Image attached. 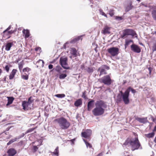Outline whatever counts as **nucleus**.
<instances>
[{"label": "nucleus", "instance_id": "69168bd1", "mask_svg": "<svg viewBox=\"0 0 156 156\" xmlns=\"http://www.w3.org/2000/svg\"><path fill=\"white\" fill-rule=\"evenodd\" d=\"M154 141L156 143V136L155 137L154 139Z\"/></svg>", "mask_w": 156, "mask_h": 156}, {"label": "nucleus", "instance_id": "9b49d317", "mask_svg": "<svg viewBox=\"0 0 156 156\" xmlns=\"http://www.w3.org/2000/svg\"><path fill=\"white\" fill-rule=\"evenodd\" d=\"M131 49L132 51L136 53H139L141 51L140 47L135 44H133L131 46Z\"/></svg>", "mask_w": 156, "mask_h": 156}, {"label": "nucleus", "instance_id": "4468645a", "mask_svg": "<svg viewBox=\"0 0 156 156\" xmlns=\"http://www.w3.org/2000/svg\"><path fill=\"white\" fill-rule=\"evenodd\" d=\"M110 27L107 26H105L104 27L103 29L101 30V33L104 34H109L110 33Z\"/></svg>", "mask_w": 156, "mask_h": 156}, {"label": "nucleus", "instance_id": "8fccbe9b", "mask_svg": "<svg viewBox=\"0 0 156 156\" xmlns=\"http://www.w3.org/2000/svg\"><path fill=\"white\" fill-rule=\"evenodd\" d=\"M16 30H11L10 31H8L9 35L11 36V35L12 34L16 32Z\"/></svg>", "mask_w": 156, "mask_h": 156}, {"label": "nucleus", "instance_id": "f704fd0d", "mask_svg": "<svg viewBox=\"0 0 156 156\" xmlns=\"http://www.w3.org/2000/svg\"><path fill=\"white\" fill-rule=\"evenodd\" d=\"M67 75L66 74L61 73L59 75V78L60 79H64L67 76Z\"/></svg>", "mask_w": 156, "mask_h": 156}, {"label": "nucleus", "instance_id": "6e6d98bb", "mask_svg": "<svg viewBox=\"0 0 156 156\" xmlns=\"http://www.w3.org/2000/svg\"><path fill=\"white\" fill-rule=\"evenodd\" d=\"M75 139H73L70 140H69V141H70L72 142V144H74V141H75Z\"/></svg>", "mask_w": 156, "mask_h": 156}, {"label": "nucleus", "instance_id": "c9c22d12", "mask_svg": "<svg viewBox=\"0 0 156 156\" xmlns=\"http://www.w3.org/2000/svg\"><path fill=\"white\" fill-rule=\"evenodd\" d=\"M152 51L153 52L156 51V41L153 44L152 46Z\"/></svg>", "mask_w": 156, "mask_h": 156}, {"label": "nucleus", "instance_id": "412c9836", "mask_svg": "<svg viewBox=\"0 0 156 156\" xmlns=\"http://www.w3.org/2000/svg\"><path fill=\"white\" fill-rule=\"evenodd\" d=\"M16 72L17 70L16 69H13L12 70L9 76V79L10 80H12L13 79L16 73Z\"/></svg>", "mask_w": 156, "mask_h": 156}, {"label": "nucleus", "instance_id": "72a5a7b5", "mask_svg": "<svg viewBox=\"0 0 156 156\" xmlns=\"http://www.w3.org/2000/svg\"><path fill=\"white\" fill-rule=\"evenodd\" d=\"M154 132H152L151 133H149L148 134H146V136L149 138L153 137L154 135Z\"/></svg>", "mask_w": 156, "mask_h": 156}, {"label": "nucleus", "instance_id": "7ed1b4c3", "mask_svg": "<svg viewBox=\"0 0 156 156\" xmlns=\"http://www.w3.org/2000/svg\"><path fill=\"white\" fill-rule=\"evenodd\" d=\"M129 144L131 146L133 151L138 149L141 146L140 144L137 137H136L134 139L131 140L130 139L128 138L126 140L123 144L125 145Z\"/></svg>", "mask_w": 156, "mask_h": 156}, {"label": "nucleus", "instance_id": "680f3d73", "mask_svg": "<svg viewBox=\"0 0 156 156\" xmlns=\"http://www.w3.org/2000/svg\"><path fill=\"white\" fill-rule=\"evenodd\" d=\"M153 132L156 131V125L154 126V129L153 130Z\"/></svg>", "mask_w": 156, "mask_h": 156}, {"label": "nucleus", "instance_id": "f257e3e1", "mask_svg": "<svg viewBox=\"0 0 156 156\" xmlns=\"http://www.w3.org/2000/svg\"><path fill=\"white\" fill-rule=\"evenodd\" d=\"M96 107L93 110L92 113L95 116H99L103 115L105 112V109L107 107L105 103L102 100L97 101L95 104Z\"/></svg>", "mask_w": 156, "mask_h": 156}, {"label": "nucleus", "instance_id": "13d9d810", "mask_svg": "<svg viewBox=\"0 0 156 156\" xmlns=\"http://www.w3.org/2000/svg\"><path fill=\"white\" fill-rule=\"evenodd\" d=\"M116 19H119V20H122V17H121L120 16H116L115 18Z\"/></svg>", "mask_w": 156, "mask_h": 156}, {"label": "nucleus", "instance_id": "dca6fc26", "mask_svg": "<svg viewBox=\"0 0 156 156\" xmlns=\"http://www.w3.org/2000/svg\"><path fill=\"white\" fill-rule=\"evenodd\" d=\"M135 119L140 123H145L147 122V118H140L136 117L135 118Z\"/></svg>", "mask_w": 156, "mask_h": 156}, {"label": "nucleus", "instance_id": "3c124183", "mask_svg": "<svg viewBox=\"0 0 156 156\" xmlns=\"http://www.w3.org/2000/svg\"><path fill=\"white\" fill-rule=\"evenodd\" d=\"M5 69L6 71L8 72L9 69V67L8 65H6L5 67Z\"/></svg>", "mask_w": 156, "mask_h": 156}, {"label": "nucleus", "instance_id": "f3484780", "mask_svg": "<svg viewBox=\"0 0 156 156\" xmlns=\"http://www.w3.org/2000/svg\"><path fill=\"white\" fill-rule=\"evenodd\" d=\"M82 104V100L80 98L76 100L74 103V105L76 107L81 106Z\"/></svg>", "mask_w": 156, "mask_h": 156}, {"label": "nucleus", "instance_id": "e2e57ef3", "mask_svg": "<svg viewBox=\"0 0 156 156\" xmlns=\"http://www.w3.org/2000/svg\"><path fill=\"white\" fill-rule=\"evenodd\" d=\"M19 61H20V60L19 59H17V60H16V61H15V63H18V62Z\"/></svg>", "mask_w": 156, "mask_h": 156}, {"label": "nucleus", "instance_id": "c756f323", "mask_svg": "<svg viewBox=\"0 0 156 156\" xmlns=\"http://www.w3.org/2000/svg\"><path fill=\"white\" fill-rule=\"evenodd\" d=\"M58 147H57L55 149L54 152H52V154L56 155V156H58Z\"/></svg>", "mask_w": 156, "mask_h": 156}, {"label": "nucleus", "instance_id": "393cba45", "mask_svg": "<svg viewBox=\"0 0 156 156\" xmlns=\"http://www.w3.org/2000/svg\"><path fill=\"white\" fill-rule=\"evenodd\" d=\"M133 7V6L132 5V2H131L129 5L126 7L125 11L126 12H128Z\"/></svg>", "mask_w": 156, "mask_h": 156}, {"label": "nucleus", "instance_id": "20e7f679", "mask_svg": "<svg viewBox=\"0 0 156 156\" xmlns=\"http://www.w3.org/2000/svg\"><path fill=\"white\" fill-rule=\"evenodd\" d=\"M129 89L130 88H128L124 93L122 91H119L120 94L122 96L123 101L125 104H128L129 103Z\"/></svg>", "mask_w": 156, "mask_h": 156}, {"label": "nucleus", "instance_id": "ea45409f", "mask_svg": "<svg viewBox=\"0 0 156 156\" xmlns=\"http://www.w3.org/2000/svg\"><path fill=\"white\" fill-rule=\"evenodd\" d=\"M94 71V69L93 67H88L87 69V71L88 73H92Z\"/></svg>", "mask_w": 156, "mask_h": 156}, {"label": "nucleus", "instance_id": "a18cd8bd", "mask_svg": "<svg viewBox=\"0 0 156 156\" xmlns=\"http://www.w3.org/2000/svg\"><path fill=\"white\" fill-rule=\"evenodd\" d=\"M31 69L28 67L25 68L23 69V72H28L29 71H31Z\"/></svg>", "mask_w": 156, "mask_h": 156}, {"label": "nucleus", "instance_id": "2f4dec72", "mask_svg": "<svg viewBox=\"0 0 156 156\" xmlns=\"http://www.w3.org/2000/svg\"><path fill=\"white\" fill-rule=\"evenodd\" d=\"M133 41L131 40H126L125 41V48H126L127 46L130 44L131 42H133Z\"/></svg>", "mask_w": 156, "mask_h": 156}, {"label": "nucleus", "instance_id": "bf43d9fd", "mask_svg": "<svg viewBox=\"0 0 156 156\" xmlns=\"http://www.w3.org/2000/svg\"><path fill=\"white\" fill-rule=\"evenodd\" d=\"M152 119L153 121L156 123V118H152Z\"/></svg>", "mask_w": 156, "mask_h": 156}, {"label": "nucleus", "instance_id": "09e8293b", "mask_svg": "<svg viewBox=\"0 0 156 156\" xmlns=\"http://www.w3.org/2000/svg\"><path fill=\"white\" fill-rule=\"evenodd\" d=\"M128 88H130L129 90V92L130 90H131L133 94L135 93L136 92V90L133 88H132L131 87H129Z\"/></svg>", "mask_w": 156, "mask_h": 156}, {"label": "nucleus", "instance_id": "bb28decb", "mask_svg": "<svg viewBox=\"0 0 156 156\" xmlns=\"http://www.w3.org/2000/svg\"><path fill=\"white\" fill-rule=\"evenodd\" d=\"M20 138H15L14 139H13L11 140H10L7 144V145L8 146L9 145L11 144L12 143L17 141L18 139H19Z\"/></svg>", "mask_w": 156, "mask_h": 156}, {"label": "nucleus", "instance_id": "423d86ee", "mask_svg": "<svg viewBox=\"0 0 156 156\" xmlns=\"http://www.w3.org/2000/svg\"><path fill=\"white\" fill-rule=\"evenodd\" d=\"M107 51L112 57L117 56L119 53V49L116 47H112L109 48L107 50Z\"/></svg>", "mask_w": 156, "mask_h": 156}, {"label": "nucleus", "instance_id": "6e6552de", "mask_svg": "<svg viewBox=\"0 0 156 156\" xmlns=\"http://www.w3.org/2000/svg\"><path fill=\"white\" fill-rule=\"evenodd\" d=\"M92 134V131L90 129H86L81 133L82 137L86 138L90 141L91 139V136Z\"/></svg>", "mask_w": 156, "mask_h": 156}, {"label": "nucleus", "instance_id": "338daca9", "mask_svg": "<svg viewBox=\"0 0 156 156\" xmlns=\"http://www.w3.org/2000/svg\"><path fill=\"white\" fill-rule=\"evenodd\" d=\"M137 1H138L139 2H140V0H136Z\"/></svg>", "mask_w": 156, "mask_h": 156}, {"label": "nucleus", "instance_id": "cd10ccee", "mask_svg": "<svg viewBox=\"0 0 156 156\" xmlns=\"http://www.w3.org/2000/svg\"><path fill=\"white\" fill-rule=\"evenodd\" d=\"M83 140L85 143L87 148H92V146L88 142L87 140L85 139H83Z\"/></svg>", "mask_w": 156, "mask_h": 156}, {"label": "nucleus", "instance_id": "de8ad7c7", "mask_svg": "<svg viewBox=\"0 0 156 156\" xmlns=\"http://www.w3.org/2000/svg\"><path fill=\"white\" fill-rule=\"evenodd\" d=\"M38 148L37 146H33L34 152H36L38 150Z\"/></svg>", "mask_w": 156, "mask_h": 156}, {"label": "nucleus", "instance_id": "ddd939ff", "mask_svg": "<svg viewBox=\"0 0 156 156\" xmlns=\"http://www.w3.org/2000/svg\"><path fill=\"white\" fill-rule=\"evenodd\" d=\"M7 153L8 156H14L17 153V151L15 149L11 148L8 150Z\"/></svg>", "mask_w": 156, "mask_h": 156}, {"label": "nucleus", "instance_id": "2eb2a0df", "mask_svg": "<svg viewBox=\"0 0 156 156\" xmlns=\"http://www.w3.org/2000/svg\"><path fill=\"white\" fill-rule=\"evenodd\" d=\"M94 102V100H91L88 102L87 104V110L89 111H90L93 107Z\"/></svg>", "mask_w": 156, "mask_h": 156}, {"label": "nucleus", "instance_id": "473e14b6", "mask_svg": "<svg viewBox=\"0 0 156 156\" xmlns=\"http://www.w3.org/2000/svg\"><path fill=\"white\" fill-rule=\"evenodd\" d=\"M24 64L23 61L22 60L18 64L19 68L20 71H21L23 67V66Z\"/></svg>", "mask_w": 156, "mask_h": 156}, {"label": "nucleus", "instance_id": "e433bc0d", "mask_svg": "<svg viewBox=\"0 0 156 156\" xmlns=\"http://www.w3.org/2000/svg\"><path fill=\"white\" fill-rule=\"evenodd\" d=\"M62 69V68L59 66H57L56 67L55 70L57 72L60 73L61 70Z\"/></svg>", "mask_w": 156, "mask_h": 156}, {"label": "nucleus", "instance_id": "39448f33", "mask_svg": "<svg viewBox=\"0 0 156 156\" xmlns=\"http://www.w3.org/2000/svg\"><path fill=\"white\" fill-rule=\"evenodd\" d=\"M136 35V33L133 29H126L123 30L122 34L121 35L120 37L122 38H125L127 37L128 35H131L133 37Z\"/></svg>", "mask_w": 156, "mask_h": 156}, {"label": "nucleus", "instance_id": "0e129e2a", "mask_svg": "<svg viewBox=\"0 0 156 156\" xmlns=\"http://www.w3.org/2000/svg\"><path fill=\"white\" fill-rule=\"evenodd\" d=\"M2 73V70L0 69V75H1V73Z\"/></svg>", "mask_w": 156, "mask_h": 156}, {"label": "nucleus", "instance_id": "37998d69", "mask_svg": "<svg viewBox=\"0 0 156 156\" xmlns=\"http://www.w3.org/2000/svg\"><path fill=\"white\" fill-rule=\"evenodd\" d=\"M36 128V127H35L34 128L29 129L28 130H27V131L25 133L26 134V133H29L31 132H32L33 131H34Z\"/></svg>", "mask_w": 156, "mask_h": 156}, {"label": "nucleus", "instance_id": "4c0bfd02", "mask_svg": "<svg viewBox=\"0 0 156 156\" xmlns=\"http://www.w3.org/2000/svg\"><path fill=\"white\" fill-rule=\"evenodd\" d=\"M55 96L58 98H64L65 96V95L64 94H56L55 95Z\"/></svg>", "mask_w": 156, "mask_h": 156}, {"label": "nucleus", "instance_id": "c85d7f7f", "mask_svg": "<svg viewBox=\"0 0 156 156\" xmlns=\"http://www.w3.org/2000/svg\"><path fill=\"white\" fill-rule=\"evenodd\" d=\"M77 51L75 48H72V54L75 57L77 56Z\"/></svg>", "mask_w": 156, "mask_h": 156}, {"label": "nucleus", "instance_id": "4d7b16f0", "mask_svg": "<svg viewBox=\"0 0 156 156\" xmlns=\"http://www.w3.org/2000/svg\"><path fill=\"white\" fill-rule=\"evenodd\" d=\"M11 26L10 25L5 30L8 31H9L11 29Z\"/></svg>", "mask_w": 156, "mask_h": 156}, {"label": "nucleus", "instance_id": "5701e85b", "mask_svg": "<svg viewBox=\"0 0 156 156\" xmlns=\"http://www.w3.org/2000/svg\"><path fill=\"white\" fill-rule=\"evenodd\" d=\"M122 96L120 94H119L117 96V98L115 100L116 103L117 104L120 103L122 101Z\"/></svg>", "mask_w": 156, "mask_h": 156}, {"label": "nucleus", "instance_id": "a19ab883", "mask_svg": "<svg viewBox=\"0 0 156 156\" xmlns=\"http://www.w3.org/2000/svg\"><path fill=\"white\" fill-rule=\"evenodd\" d=\"M30 104H31L34 102V99H33L32 97H30L28 99V101H27Z\"/></svg>", "mask_w": 156, "mask_h": 156}, {"label": "nucleus", "instance_id": "c03bdc74", "mask_svg": "<svg viewBox=\"0 0 156 156\" xmlns=\"http://www.w3.org/2000/svg\"><path fill=\"white\" fill-rule=\"evenodd\" d=\"M99 12L100 14L102 16H104L106 17H107V15L103 12V10L101 9H99Z\"/></svg>", "mask_w": 156, "mask_h": 156}, {"label": "nucleus", "instance_id": "4be33fe9", "mask_svg": "<svg viewBox=\"0 0 156 156\" xmlns=\"http://www.w3.org/2000/svg\"><path fill=\"white\" fill-rule=\"evenodd\" d=\"M13 42H9L6 44L5 45V49L6 51H9L10 50L11 48L13 45Z\"/></svg>", "mask_w": 156, "mask_h": 156}, {"label": "nucleus", "instance_id": "79ce46f5", "mask_svg": "<svg viewBox=\"0 0 156 156\" xmlns=\"http://www.w3.org/2000/svg\"><path fill=\"white\" fill-rule=\"evenodd\" d=\"M109 14L111 16H112L114 15V10L113 9H110L109 11Z\"/></svg>", "mask_w": 156, "mask_h": 156}, {"label": "nucleus", "instance_id": "f8f14e48", "mask_svg": "<svg viewBox=\"0 0 156 156\" xmlns=\"http://www.w3.org/2000/svg\"><path fill=\"white\" fill-rule=\"evenodd\" d=\"M31 104L29 103L27 101H23L22 103V106L23 107V109L25 110H28L30 109L31 108L30 107Z\"/></svg>", "mask_w": 156, "mask_h": 156}, {"label": "nucleus", "instance_id": "58836bf2", "mask_svg": "<svg viewBox=\"0 0 156 156\" xmlns=\"http://www.w3.org/2000/svg\"><path fill=\"white\" fill-rule=\"evenodd\" d=\"M21 78L23 80H27L28 79L29 76L28 75H22L21 76Z\"/></svg>", "mask_w": 156, "mask_h": 156}, {"label": "nucleus", "instance_id": "5fc2aeb1", "mask_svg": "<svg viewBox=\"0 0 156 156\" xmlns=\"http://www.w3.org/2000/svg\"><path fill=\"white\" fill-rule=\"evenodd\" d=\"M53 65L51 64H50L48 66V68L49 69H51L53 68Z\"/></svg>", "mask_w": 156, "mask_h": 156}, {"label": "nucleus", "instance_id": "9d476101", "mask_svg": "<svg viewBox=\"0 0 156 156\" xmlns=\"http://www.w3.org/2000/svg\"><path fill=\"white\" fill-rule=\"evenodd\" d=\"M67 59L66 58H61L60 59V63L62 67L66 69H69V67H68L67 63Z\"/></svg>", "mask_w": 156, "mask_h": 156}, {"label": "nucleus", "instance_id": "052dcab7", "mask_svg": "<svg viewBox=\"0 0 156 156\" xmlns=\"http://www.w3.org/2000/svg\"><path fill=\"white\" fill-rule=\"evenodd\" d=\"M103 154L102 153H101L99 154H98L97 156H102Z\"/></svg>", "mask_w": 156, "mask_h": 156}, {"label": "nucleus", "instance_id": "b1692460", "mask_svg": "<svg viewBox=\"0 0 156 156\" xmlns=\"http://www.w3.org/2000/svg\"><path fill=\"white\" fill-rule=\"evenodd\" d=\"M44 62L42 60L40 59L37 62V66L40 67H43L44 66Z\"/></svg>", "mask_w": 156, "mask_h": 156}, {"label": "nucleus", "instance_id": "603ef678", "mask_svg": "<svg viewBox=\"0 0 156 156\" xmlns=\"http://www.w3.org/2000/svg\"><path fill=\"white\" fill-rule=\"evenodd\" d=\"M41 49V48L40 47H37L35 48V50L36 51H40Z\"/></svg>", "mask_w": 156, "mask_h": 156}, {"label": "nucleus", "instance_id": "7c9ffc66", "mask_svg": "<svg viewBox=\"0 0 156 156\" xmlns=\"http://www.w3.org/2000/svg\"><path fill=\"white\" fill-rule=\"evenodd\" d=\"M151 14L154 20L156 21V10H153L151 12Z\"/></svg>", "mask_w": 156, "mask_h": 156}, {"label": "nucleus", "instance_id": "6ab92c4d", "mask_svg": "<svg viewBox=\"0 0 156 156\" xmlns=\"http://www.w3.org/2000/svg\"><path fill=\"white\" fill-rule=\"evenodd\" d=\"M82 36H80L75 37L70 41V43H74L80 39L82 40Z\"/></svg>", "mask_w": 156, "mask_h": 156}, {"label": "nucleus", "instance_id": "864d4df0", "mask_svg": "<svg viewBox=\"0 0 156 156\" xmlns=\"http://www.w3.org/2000/svg\"><path fill=\"white\" fill-rule=\"evenodd\" d=\"M123 156H130L129 155L127 154V153L126 152H125L123 154Z\"/></svg>", "mask_w": 156, "mask_h": 156}, {"label": "nucleus", "instance_id": "1a4fd4ad", "mask_svg": "<svg viewBox=\"0 0 156 156\" xmlns=\"http://www.w3.org/2000/svg\"><path fill=\"white\" fill-rule=\"evenodd\" d=\"M110 69V67L106 65H102L100 67H99L98 70V71L100 72L99 76L102 75H105L107 74V73L105 69L108 70Z\"/></svg>", "mask_w": 156, "mask_h": 156}, {"label": "nucleus", "instance_id": "a211bd4d", "mask_svg": "<svg viewBox=\"0 0 156 156\" xmlns=\"http://www.w3.org/2000/svg\"><path fill=\"white\" fill-rule=\"evenodd\" d=\"M3 38L4 39H8L11 37L7 31L4 30L2 33Z\"/></svg>", "mask_w": 156, "mask_h": 156}, {"label": "nucleus", "instance_id": "a878e982", "mask_svg": "<svg viewBox=\"0 0 156 156\" xmlns=\"http://www.w3.org/2000/svg\"><path fill=\"white\" fill-rule=\"evenodd\" d=\"M8 103L6 104V105H9L12 103L14 100V98L12 97H8Z\"/></svg>", "mask_w": 156, "mask_h": 156}, {"label": "nucleus", "instance_id": "0eeeda50", "mask_svg": "<svg viewBox=\"0 0 156 156\" xmlns=\"http://www.w3.org/2000/svg\"><path fill=\"white\" fill-rule=\"evenodd\" d=\"M98 81L101 83H103L105 84L110 85L112 83V80L108 75L104 76L98 79Z\"/></svg>", "mask_w": 156, "mask_h": 156}, {"label": "nucleus", "instance_id": "49530a36", "mask_svg": "<svg viewBox=\"0 0 156 156\" xmlns=\"http://www.w3.org/2000/svg\"><path fill=\"white\" fill-rule=\"evenodd\" d=\"M86 91H85L83 93L82 97L84 99H86L87 98V96L86 95Z\"/></svg>", "mask_w": 156, "mask_h": 156}, {"label": "nucleus", "instance_id": "774afa93", "mask_svg": "<svg viewBox=\"0 0 156 156\" xmlns=\"http://www.w3.org/2000/svg\"><path fill=\"white\" fill-rule=\"evenodd\" d=\"M6 80V78H4V80L5 81V80Z\"/></svg>", "mask_w": 156, "mask_h": 156}, {"label": "nucleus", "instance_id": "f03ea898", "mask_svg": "<svg viewBox=\"0 0 156 156\" xmlns=\"http://www.w3.org/2000/svg\"><path fill=\"white\" fill-rule=\"evenodd\" d=\"M54 122H57L62 129H67L70 125V123L63 117L55 119Z\"/></svg>", "mask_w": 156, "mask_h": 156}, {"label": "nucleus", "instance_id": "aec40b11", "mask_svg": "<svg viewBox=\"0 0 156 156\" xmlns=\"http://www.w3.org/2000/svg\"><path fill=\"white\" fill-rule=\"evenodd\" d=\"M24 35L25 38H27L30 36V32L28 30L23 29L22 31Z\"/></svg>", "mask_w": 156, "mask_h": 156}]
</instances>
